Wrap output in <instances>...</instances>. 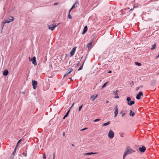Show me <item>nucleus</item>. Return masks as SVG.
<instances>
[{
    "label": "nucleus",
    "instance_id": "nucleus-1",
    "mask_svg": "<svg viewBox=\"0 0 159 159\" xmlns=\"http://www.w3.org/2000/svg\"><path fill=\"white\" fill-rule=\"evenodd\" d=\"M135 152V150L131 148L130 146H128L127 147L126 150L124 153H126V155H128Z\"/></svg>",
    "mask_w": 159,
    "mask_h": 159
},
{
    "label": "nucleus",
    "instance_id": "nucleus-2",
    "mask_svg": "<svg viewBox=\"0 0 159 159\" xmlns=\"http://www.w3.org/2000/svg\"><path fill=\"white\" fill-rule=\"evenodd\" d=\"M10 18H8V19L6 20L5 21L2 23V27H4V24L5 23H9L12 21L14 19V18L12 16H11ZM3 28H2V29Z\"/></svg>",
    "mask_w": 159,
    "mask_h": 159
},
{
    "label": "nucleus",
    "instance_id": "nucleus-3",
    "mask_svg": "<svg viewBox=\"0 0 159 159\" xmlns=\"http://www.w3.org/2000/svg\"><path fill=\"white\" fill-rule=\"evenodd\" d=\"M131 98L129 97H128L126 98L128 104L129 106H131L134 103V101H131Z\"/></svg>",
    "mask_w": 159,
    "mask_h": 159
},
{
    "label": "nucleus",
    "instance_id": "nucleus-4",
    "mask_svg": "<svg viewBox=\"0 0 159 159\" xmlns=\"http://www.w3.org/2000/svg\"><path fill=\"white\" fill-rule=\"evenodd\" d=\"M108 136L111 139H112L114 137V133L112 130H110L109 131L108 134Z\"/></svg>",
    "mask_w": 159,
    "mask_h": 159
},
{
    "label": "nucleus",
    "instance_id": "nucleus-5",
    "mask_svg": "<svg viewBox=\"0 0 159 159\" xmlns=\"http://www.w3.org/2000/svg\"><path fill=\"white\" fill-rule=\"evenodd\" d=\"M38 82L36 81L32 80V84L33 85V89H35L36 87H37V85Z\"/></svg>",
    "mask_w": 159,
    "mask_h": 159
},
{
    "label": "nucleus",
    "instance_id": "nucleus-6",
    "mask_svg": "<svg viewBox=\"0 0 159 159\" xmlns=\"http://www.w3.org/2000/svg\"><path fill=\"white\" fill-rule=\"evenodd\" d=\"M73 70V69L71 68H69L68 70L66 71L65 74L64 75V77H65V76H67Z\"/></svg>",
    "mask_w": 159,
    "mask_h": 159
},
{
    "label": "nucleus",
    "instance_id": "nucleus-7",
    "mask_svg": "<svg viewBox=\"0 0 159 159\" xmlns=\"http://www.w3.org/2000/svg\"><path fill=\"white\" fill-rule=\"evenodd\" d=\"M114 109L115 110V111H114V114H115L114 117L116 118V116H117V115L118 114V108L117 107V106L115 107L114 108Z\"/></svg>",
    "mask_w": 159,
    "mask_h": 159
},
{
    "label": "nucleus",
    "instance_id": "nucleus-8",
    "mask_svg": "<svg viewBox=\"0 0 159 159\" xmlns=\"http://www.w3.org/2000/svg\"><path fill=\"white\" fill-rule=\"evenodd\" d=\"M139 150L141 152H143L146 150V148L144 146L140 147L139 148Z\"/></svg>",
    "mask_w": 159,
    "mask_h": 159
},
{
    "label": "nucleus",
    "instance_id": "nucleus-9",
    "mask_svg": "<svg viewBox=\"0 0 159 159\" xmlns=\"http://www.w3.org/2000/svg\"><path fill=\"white\" fill-rule=\"evenodd\" d=\"M58 25H48V28L49 30H51L52 31L53 30L54 28L56 27Z\"/></svg>",
    "mask_w": 159,
    "mask_h": 159
},
{
    "label": "nucleus",
    "instance_id": "nucleus-10",
    "mask_svg": "<svg viewBox=\"0 0 159 159\" xmlns=\"http://www.w3.org/2000/svg\"><path fill=\"white\" fill-rule=\"evenodd\" d=\"M78 4V1H76L75 3H74V4L72 6L71 8L69 10V13L71 11V10L75 7H77V4Z\"/></svg>",
    "mask_w": 159,
    "mask_h": 159
},
{
    "label": "nucleus",
    "instance_id": "nucleus-11",
    "mask_svg": "<svg viewBox=\"0 0 159 159\" xmlns=\"http://www.w3.org/2000/svg\"><path fill=\"white\" fill-rule=\"evenodd\" d=\"M143 95V93L142 92H140L136 95V98L138 100L140 99L141 96Z\"/></svg>",
    "mask_w": 159,
    "mask_h": 159
},
{
    "label": "nucleus",
    "instance_id": "nucleus-12",
    "mask_svg": "<svg viewBox=\"0 0 159 159\" xmlns=\"http://www.w3.org/2000/svg\"><path fill=\"white\" fill-rule=\"evenodd\" d=\"M76 47H75L73 48L70 52V54L71 56H73L74 54V53L75 52Z\"/></svg>",
    "mask_w": 159,
    "mask_h": 159
},
{
    "label": "nucleus",
    "instance_id": "nucleus-13",
    "mask_svg": "<svg viewBox=\"0 0 159 159\" xmlns=\"http://www.w3.org/2000/svg\"><path fill=\"white\" fill-rule=\"evenodd\" d=\"M31 61H32L33 64L34 65H35L37 64L36 63V58L35 57H33L31 58Z\"/></svg>",
    "mask_w": 159,
    "mask_h": 159
},
{
    "label": "nucleus",
    "instance_id": "nucleus-14",
    "mask_svg": "<svg viewBox=\"0 0 159 159\" xmlns=\"http://www.w3.org/2000/svg\"><path fill=\"white\" fill-rule=\"evenodd\" d=\"M88 30V27L87 26H85L83 30L82 33V34H85L87 31Z\"/></svg>",
    "mask_w": 159,
    "mask_h": 159
},
{
    "label": "nucleus",
    "instance_id": "nucleus-15",
    "mask_svg": "<svg viewBox=\"0 0 159 159\" xmlns=\"http://www.w3.org/2000/svg\"><path fill=\"white\" fill-rule=\"evenodd\" d=\"M16 148H17L16 147V148H15V149H14V151H13V152L12 153L11 155V157H12V158H13L14 156L16 154Z\"/></svg>",
    "mask_w": 159,
    "mask_h": 159
},
{
    "label": "nucleus",
    "instance_id": "nucleus-16",
    "mask_svg": "<svg viewBox=\"0 0 159 159\" xmlns=\"http://www.w3.org/2000/svg\"><path fill=\"white\" fill-rule=\"evenodd\" d=\"M97 94L95 96L93 95H91L90 97V98L92 101H94L96 98H97Z\"/></svg>",
    "mask_w": 159,
    "mask_h": 159
},
{
    "label": "nucleus",
    "instance_id": "nucleus-17",
    "mask_svg": "<svg viewBox=\"0 0 159 159\" xmlns=\"http://www.w3.org/2000/svg\"><path fill=\"white\" fill-rule=\"evenodd\" d=\"M8 74V71L7 70H5L3 72V75L4 76H7Z\"/></svg>",
    "mask_w": 159,
    "mask_h": 159
},
{
    "label": "nucleus",
    "instance_id": "nucleus-18",
    "mask_svg": "<svg viewBox=\"0 0 159 159\" xmlns=\"http://www.w3.org/2000/svg\"><path fill=\"white\" fill-rule=\"evenodd\" d=\"M97 153H98V152H93L85 153H84V155H92V154H97Z\"/></svg>",
    "mask_w": 159,
    "mask_h": 159
},
{
    "label": "nucleus",
    "instance_id": "nucleus-19",
    "mask_svg": "<svg viewBox=\"0 0 159 159\" xmlns=\"http://www.w3.org/2000/svg\"><path fill=\"white\" fill-rule=\"evenodd\" d=\"M135 115V113L134 112H133L131 110L129 111V115L130 116H133Z\"/></svg>",
    "mask_w": 159,
    "mask_h": 159
},
{
    "label": "nucleus",
    "instance_id": "nucleus-20",
    "mask_svg": "<svg viewBox=\"0 0 159 159\" xmlns=\"http://www.w3.org/2000/svg\"><path fill=\"white\" fill-rule=\"evenodd\" d=\"M120 113L121 115L122 116V117H124L125 115V113L124 112L123 110H121L120 111Z\"/></svg>",
    "mask_w": 159,
    "mask_h": 159
},
{
    "label": "nucleus",
    "instance_id": "nucleus-21",
    "mask_svg": "<svg viewBox=\"0 0 159 159\" xmlns=\"http://www.w3.org/2000/svg\"><path fill=\"white\" fill-rule=\"evenodd\" d=\"M74 103H73V104H72V106L70 107V109L71 108V107L73 106V105H74ZM70 109L66 113V114L65 115V117H67L68 116V114H69V112H70Z\"/></svg>",
    "mask_w": 159,
    "mask_h": 159
},
{
    "label": "nucleus",
    "instance_id": "nucleus-22",
    "mask_svg": "<svg viewBox=\"0 0 159 159\" xmlns=\"http://www.w3.org/2000/svg\"><path fill=\"white\" fill-rule=\"evenodd\" d=\"M110 123V121H108L107 122V123H105L103 124L102 125V126H107Z\"/></svg>",
    "mask_w": 159,
    "mask_h": 159
},
{
    "label": "nucleus",
    "instance_id": "nucleus-23",
    "mask_svg": "<svg viewBox=\"0 0 159 159\" xmlns=\"http://www.w3.org/2000/svg\"><path fill=\"white\" fill-rule=\"evenodd\" d=\"M156 44L155 43H154V44H153L152 45V47L151 48V50H153L156 47Z\"/></svg>",
    "mask_w": 159,
    "mask_h": 159
},
{
    "label": "nucleus",
    "instance_id": "nucleus-24",
    "mask_svg": "<svg viewBox=\"0 0 159 159\" xmlns=\"http://www.w3.org/2000/svg\"><path fill=\"white\" fill-rule=\"evenodd\" d=\"M108 83H109V81H107V82L106 83H105L103 85V86H102V89L103 88L105 87Z\"/></svg>",
    "mask_w": 159,
    "mask_h": 159
},
{
    "label": "nucleus",
    "instance_id": "nucleus-25",
    "mask_svg": "<svg viewBox=\"0 0 159 159\" xmlns=\"http://www.w3.org/2000/svg\"><path fill=\"white\" fill-rule=\"evenodd\" d=\"M92 42L89 43L87 45V47L88 48H89L91 47V46H92Z\"/></svg>",
    "mask_w": 159,
    "mask_h": 159
},
{
    "label": "nucleus",
    "instance_id": "nucleus-26",
    "mask_svg": "<svg viewBox=\"0 0 159 159\" xmlns=\"http://www.w3.org/2000/svg\"><path fill=\"white\" fill-rule=\"evenodd\" d=\"M84 63V62L83 63L82 66L79 68V69L78 70V71L81 70L82 69Z\"/></svg>",
    "mask_w": 159,
    "mask_h": 159
},
{
    "label": "nucleus",
    "instance_id": "nucleus-27",
    "mask_svg": "<svg viewBox=\"0 0 159 159\" xmlns=\"http://www.w3.org/2000/svg\"><path fill=\"white\" fill-rule=\"evenodd\" d=\"M118 90H116L115 91H114L113 92L114 94L115 95H118Z\"/></svg>",
    "mask_w": 159,
    "mask_h": 159
},
{
    "label": "nucleus",
    "instance_id": "nucleus-28",
    "mask_svg": "<svg viewBox=\"0 0 159 159\" xmlns=\"http://www.w3.org/2000/svg\"><path fill=\"white\" fill-rule=\"evenodd\" d=\"M135 64L139 66H140L141 65V63L137 62H135Z\"/></svg>",
    "mask_w": 159,
    "mask_h": 159
},
{
    "label": "nucleus",
    "instance_id": "nucleus-29",
    "mask_svg": "<svg viewBox=\"0 0 159 159\" xmlns=\"http://www.w3.org/2000/svg\"><path fill=\"white\" fill-rule=\"evenodd\" d=\"M21 141V139H20V140H19L18 142H17V144H16V147H17V146L19 145V143H20V142Z\"/></svg>",
    "mask_w": 159,
    "mask_h": 159
},
{
    "label": "nucleus",
    "instance_id": "nucleus-30",
    "mask_svg": "<svg viewBox=\"0 0 159 159\" xmlns=\"http://www.w3.org/2000/svg\"><path fill=\"white\" fill-rule=\"evenodd\" d=\"M100 120H101V119H96L95 120H93V122H97L98 121Z\"/></svg>",
    "mask_w": 159,
    "mask_h": 159
},
{
    "label": "nucleus",
    "instance_id": "nucleus-31",
    "mask_svg": "<svg viewBox=\"0 0 159 159\" xmlns=\"http://www.w3.org/2000/svg\"><path fill=\"white\" fill-rule=\"evenodd\" d=\"M70 13H69V14L68 15V18L69 19H71L72 18V17L70 16Z\"/></svg>",
    "mask_w": 159,
    "mask_h": 159
},
{
    "label": "nucleus",
    "instance_id": "nucleus-32",
    "mask_svg": "<svg viewBox=\"0 0 159 159\" xmlns=\"http://www.w3.org/2000/svg\"><path fill=\"white\" fill-rule=\"evenodd\" d=\"M83 107V105H82L80 106L79 108V111H81V110Z\"/></svg>",
    "mask_w": 159,
    "mask_h": 159
},
{
    "label": "nucleus",
    "instance_id": "nucleus-33",
    "mask_svg": "<svg viewBox=\"0 0 159 159\" xmlns=\"http://www.w3.org/2000/svg\"><path fill=\"white\" fill-rule=\"evenodd\" d=\"M127 155L126 153H124L123 154V159H125V157Z\"/></svg>",
    "mask_w": 159,
    "mask_h": 159
},
{
    "label": "nucleus",
    "instance_id": "nucleus-34",
    "mask_svg": "<svg viewBox=\"0 0 159 159\" xmlns=\"http://www.w3.org/2000/svg\"><path fill=\"white\" fill-rule=\"evenodd\" d=\"M43 159H46V155H45V154H43Z\"/></svg>",
    "mask_w": 159,
    "mask_h": 159
},
{
    "label": "nucleus",
    "instance_id": "nucleus-35",
    "mask_svg": "<svg viewBox=\"0 0 159 159\" xmlns=\"http://www.w3.org/2000/svg\"><path fill=\"white\" fill-rule=\"evenodd\" d=\"M22 155L25 156V157H26V155H27V153H25V152H23L22 153Z\"/></svg>",
    "mask_w": 159,
    "mask_h": 159
},
{
    "label": "nucleus",
    "instance_id": "nucleus-36",
    "mask_svg": "<svg viewBox=\"0 0 159 159\" xmlns=\"http://www.w3.org/2000/svg\"><path fill=\"white\" fill-rule=\"evenodd\" d=\"M87 128H85L82 129L81 130V131H84L86 129H87Z\"/></svg>",
    "mask_w": 159,
    "mask_h": 159
},
{
    "label": "nucleus",
    "instance_id": "nucleus-37",
    "mask_svg": "<svg viewBox=\"0 0 159 159\" xmlns=\"http://www.w3.org/2000/svg\"><path fill=\"white\" fill-rule=\"evenodd\" d=\"M140 88V87H137L136 88V90H138Z\"/></svg>",
    "mask_w": 159,
    "mask_h": 159
},
{
    "label": "nucleus",
    "instance_id": "nucleus-38",
    "mask_svg": "<svg viewBox=\"0 0 159 159\" xmlns=\"http://www.w3.org/2000/svg\"><path fill=\"white\" fill-rule=\"evenodd\" d=\"M114 98H119V97L117 95H116V96L114 97Z\"/></svg>",
    "mask_w": 159,
    "mask_h": 159
},
{
    "label": "nucleus",
    "instance_id": "nucleus-39",
    "mask_svg": "<svg viewBox=\"0 0 159 159\" xmlns=\"http://www.w3.org/2000/svg\"><path fill=\"white\" fill-rule=\"evenodd\" d=\"M55 157V153H54L53 155V159H54Z\"/></svg>",
    "mask_w": 159,
    "mask_h": 159
},
{
    "label": "nucleus",
    "instance_id": "nucleus-40",
    "mask_svg": "<svg viewBox=\"0 0 159 159\" xmlns=\"http://www.w3.org/2000/svg\"><path fill=\"white\" fill-rule=\"evenodd\" d=\"M58 4V3L57 2H55L54 3V5H57Z\"/></svg>",
    "mask_w": 159,
    "mask_h": 159
},
{
    "label": "nucleus",
    "instance_id": "nucleus-41",
    "mask_svg": "<svg viewBox=\"0 0 159 159\" xmlns=\"http://www.w3.org/2000/svg\"><path fill=\"white\" fill-rule=\"evenodd\" d=\"M80 62H79L78 63L76 64V66H79Z\"/></svg>",
    "mask_w": 159,
    "mask_h": 159
},
{
    "label": "nucleus",
    "instance_id": "nucleus-42",
    "mask_svg": "<svg viewBox=\"0 0 159 159\" xmlns=\"http://www.w3.org/2000/svg\"><path fill=\"white\" fill-rule=\"evenodd\" d=\"M108 73H111L112 71H111V70H109V71H108Z\"/></svg>",
    "mask_w": 159,
    "mask_h": 159
},
{
    "label": "nucleus",
    "instance_id": "nucleus-43",
    "mask_svg": "<svg viewBox=\"0 0 159 159\" xmlns=\"http://www.w3.org/2000/svg\"><path fill=\"white\" fill-rule=\"evenodd\" d=\"M66 117H65V116H64L63 118V119H64Z\"/></svg>",
    "mask_w": 159,
    "mask_h": 159
},
{
    "label": "nucleus",
    "instance_id": "nucleus-44",
    "mask_svg": "<svg viewBox=\"0 0 159 159\" xmlns=\"http://www.w3.org/2000/svg\"><path fill=\"white\" fill-rule=\"evenodd\" d=\"M109 102V101H107L106 102V103H108Z\"/></svg>",
    "mask_w": 159,
    "mask_h": 159
},
{
    "label": "nucleus",
    "instance_id": "nucleus-45",
    "mask_svg": "<svg viewBox=\"0 0 159 159\" xmlns=\"http://www.w3.org/2000/svg\"><path fill=\"white\" fill-rule=\"evenodd\" d=\"M72 146H73V147H74V146H74V144H72Z\"/></svg>",
    "mask_w": 159,
    "mask_h": 159
},
{
    "label": "nucleus",
    "instance_id": "nucleus-46",
    "mask_svg": "<svg viewBox=\"0 0 159 159\" xmlns=\"http://www.w3.org/2000/svg\"><path fill=\"white\" fill-rule=\"evenodd\" d=\"M122 137H123V136L122 135V134H121L120 135Z\"/></svg>",
    "mask_w": 159,
    "mask_h": 159
},
{
    "label": "nucleus",
    "instance_id": "nucleus-47",
    "mask_svg": "<svg viewBox=\"0 0 159 159\" xmlns=\"http://www.w3.org/2000/svg\"><path fill=\"white\" fill-rule=\"evenodd\" d=\"M139 87H140H140H142V86H139Z\"/></svg>",
    "mask_w": 159,
    "mask_h": 159
},
{
    "label": "nucleus",
    "instance_id": "nucleus-48",
    "mask_svg": "<svg viewBox=\"0 0 159 159\" xmlns=\"http://www.w3.org/2000/svg\"><path fill=\"white\" fill-rule=\"evenodd\" d=\"M64 135H65V134H64H64H63V136H64Z\"/></svg>",
    "mask_w": 159,
    "mask_h": 159
},
{
    "label": "nucleus",
    "instance_id": "nucleus-49",
    "mask_svg": "<svg viewBox=\"0 0 159 159\" xmlns=\"http://www.w3.org/2000/svg\"><path fill=\"white\" fill-rule=\"evenodd\" d=\"M71 79V78H70V79Z\"/></svg>",
    "mask_w": 159,
    "mask_h": 159
}]
</instances>
